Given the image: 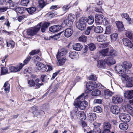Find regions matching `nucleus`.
I'll list each match as a JSON object with an SVG mask.
<instances>
[{"label":"nucleus","instance_id":"58836bf2","mask_svg":"<svg viewBox=\"0 0 133 133\" xmlns=\"http://www.w3.org/2000/svg\"><path fill=\"white\" fill-rule=\"evenodd\" d=\"M125 35L127 37L132 40H133V33L130 31H127L125 32Z\"/></svg>","mask_w":133,"mask_h":133},{"label":"nucleus","instance_id":"052dcab7","mask_svg":"<svg viewBox=\"0 0 133 133\" xmlns=\"http://www.w3.org/2000/svg\"><path fill=\"white\" fill-rule=\"evenodd\" d=\"M124 119V121H123L126 122H129L131 119V117L129 115L127 114Z\"/></svg>","mask_w":133,"mask_h":133},{"label":"nucleus","instance_id":"49530a36","mask_svg":"<svg viewBox=\"0 0 133 133\" xmlns=\"http://www.w3.org/2000/svg\"><path fill=\"white\" fill-rule=\"evenodd\" d=\"M111 26L110 25H108L106 26V29L104 35L107 34L109 35L111 32V30L110 29Z\"/></svg>","mask_w":133,"mask_h":133},{"label":"nucleus","instance_id":"dca6fc26","mask_svg":"<svg viewBox=\"0 0 133 133\" xmlns=\"http://www.w3.org/2000/svg\"><path fill=\"white\" fill-rule=\"evenodd\" d=\"M26 10L30 14L32 15L34 14L37 11V7L35 6H31L26 8Z\"/></svg>","mask_w":133,"mask_h":133},{"label":"nucleus","instance_id":"a19ab883","mask_svg":"<svg viewBox=\"0 0 133 133\" xmlns=\"http://www.w3.org/2000/svg\"><path fill=\"white\" fill-rule=\"evenodd\" d=\"M118 36L117 34L116 33H114L110 35L111 41H115L117 39Z\"/></svg>","mask_w":133,"mask_h":133},{"label":"nucleus","instance_id":"412c9836","mask_svg":"<svg viewBox=\"0 0 133 133\" xmlns=\"http://www.w3.org/2000/svg\"><path fill=\"white\" fill-rule=\"evenodd\" d=\"M73 33V30L70 28H67L65 29L64 32V35L67 37L71 36Z\"/></svg>","mask_w":133,"mask_h":133},{"label":"nucleus","instance_id":"423d86ee","mask_svg":"<svg viewBox=\"0 0 133 133\" xmlns=\"http://www.w3.org/2000/svg\"><path fill=\"white\" fill-rule=\"evenodd\" d=\"M123 44L125 46L133 49V44L128 39L124 38L122 39Z\"/></svg>","mask_w":133,"mask_h":133},{"label":"nucleus","instance_id":"a18cd8bd","mask_svg":"<svg viewBox=\"0 0 133 133\" xmlns=\"http://www.w3.org/2000/svg\"><path fill=\"white\" fill-rule=\"evenodd\" d=\"M88 45L89 49L91 51H93L96 49V45L93 43H91L88 44Z\"/></svg>","mask_w":133,"mask_h":133},{"label":"nucleus","instance_id":"4468645a","mask_svg":"<svg viewBox=\"0 0 133 133\" xmlns=\"http://www.w3.org/2000/svg\"><path fill=\"white\" fill-rule=\"evenodd\" d=\"M124 96L128 99L133 98V90H128L124 93Z\"/></svg>","mask_w":133,"mask_h":133},{"label":"nucleus","instance_id":"cd10ccee","mask_svg":"<svg viewBox=\"0 0 133 133\" xmlns=\"http://www.w3.org/2000/svg\"><path fill=\"white\" fill-rule=\"evenodd\" d=\"M77 116L78 117H80L82 120L86 119V116L84 112L83 111H79L77 114Z\"/></svg>","mask_w":133,"mask_h":133},{"label":"nucleus","instance_id":"7ed1b4c3","mask_svg":"<svg viewBox=\"0 0 133 133\" xmlns=\"http://www.w3.org/2000/svg\"><path fill=\"white\" fill-rule=\"evenodd\" d=\"M86 20V18L85 17H81L78 24L76 25L77 28L81 31L84 30L86 27L85 21Z\"/></svg>","mask_w":133,"mask_h":133},{"label":"nucleus","instance_id":"5701e85b","mask_svg":"<svg viewBox=\"0 0 133 133\" xmlns=\"http://www.w3.org/2000/svg\"><path fill=\"white\" fill-rule=\"evenodd\" d=\"M58 60V62L57 64L58 65L61 66L64 64L66 61V58L64 57H59L58 58H57Z\"/></svg>","mask_w":133,"mask_h":133},{"label":"nucleus","instance_id":"f3484780","mask_svg":"<svg viewBox=\"0 0 133 133\" xmlns=\"http://www.w3.org/2000/svg\"><path fill=\"white\" fill-rule=\"evenodd\" d=\"M84 94L83 93H82L81 95L79 96L77 98V101H75L74 103V105L75 107H79V105L81 101L79 100L82 98V97L84 96Z\"/></svg>","mask_w":133,"mask_h":133},{"label":"nucleus","instance_id":"a211bd4d","mask_svg":"<svg viewBox=\"0 0 133 133\" xmlns=\"http://www.w3.org/2000/svg\"><path fill=\"white\" fill-rule=\"evenodd\" d=\"M78 54L75 51H70L69 53V57L71 59H75L78 57Z\"/></svg>","mask_w":133,"mask_h":133},{"label":"nucleus","instance_id":"c756f323","mask_svg":"<svg viewBox=\"0 0 133 133\" xmlns=\"http://www.w3.org/2000/svg\"><path fill=\"white\" fill-rule=\"evenodd\" d=\"M94 31L97 33H102L103 30V29L101 26H98L95 27L94 28Z\"/></svg>","mask_w":133,"mask_h":133},{"label":"nucleus","instance_id":"338daca9","mask_svg":"<svg viewBox=\"0 0 133 133\" xmlns=\"http://www.w3.org/2000/svg\"><path fill=\"white\" fill-rule=\"evenodd\" d=\"M8 8L7 7L2 6L0 8V12H3L6 11Z\"/></svg>","mask_w":133,"mask_h":133},{"label":"nucleus","instance_id":"6e6d98bb","mask_svg":"<svg viewBox=\"0 0 133 133\" xmlns=\"http://www.w3.org/2000/svg\"><path fill=\"white\" fill-rule=\"evenodd\" d=\"M40 51L39 49L38 50H32L31 52L29 53V55L30 56L33 55H36L38 54Z\"/></svg>","mask_w":133,"mask_h":133},{"label":"nucleus","instance_id":"774afa93","mask_svg":"<svg viewBox=\"0 0 133 133\" xmlns=\"http://www.w3.org/2000/svg\"><path fill=\"white\" fill-rule=\"evenodd\" d=\"M70 8L68 5H64L62 7L63 10L64 11L67 10Z\"/></svg>","mask_w":133,"mask_h":133},{"label":"nucleus","instance_id":"ea45409f","mask_svg":"<svg viewBox=\"0 0 133 133\" xmlns=\"http://www.w3.org/2000/svg\"><path fill=\"white\" fill-rule=\"evenodd\" d=\"M109 57H110V56L112 57L116 56L117 55V52L115 50L113 49H111L109 51Z\"/></svg>","mask_w":133,"mask_h":133},{"label":"nucleus","instance_id":"4c0bfd02","mask_svg":"<svg viewBox=\"0 0 133 133\" xmlns=\"http://www.w3.org/2000/svg\"><path fill=\"white\" fill-rule=\"evenodd\" d=\"M101 94V92L97 89H96L92 92L91 95L92 96H96Z\"/></svg>","mask_w":133,"mask_h":133},{"label":"nucleus","instance_id":"f704fd0d","mask_svg":"<svg viewBox=\"0 0 133 133\" xmlns=\"http://www.w3.org/2000/svg\"><path fill=\"white\" fill-rule=\"evenodd\" d=\"M116 23L119 30L122 31L124 29V26L122 22H116Z\"/></svg>","mask_w":133,"mask_h":133},{"label":"nucleus","instance_id":"de8ad7c7","mask_svg":"<svg viewBox=\"0 0 133 133\" xmlns=\"http://www.w3.org/2000/svg\"><path fill=\"white\" fill-rule=\"evenodd\" d=\"M88 116L91 120L95 119L96 117L95 114L92 113H89Z\"/></svg>","mask_w":133,"mask_h":133},{"label":"nucleus","instance_id":"4d7b16f0","mask_svg":"<svg viewBox=\"0 0 133 133\" xmlns=\"http://www.w3.org/2000/svg\"><path fill=\"white\" fill-rule=\"evenodd\" d=\"M93 27V26L88 27L85 31V34L87 35H89L90 33L91 30L92 29Z\"/></svg>","mask_w":133,"mask_h":133},{"label":"nucleus","instance_id":"20e7f679","mask_svg":"<svg viewBox=\"0 0 133 133\" xmlns=\"http://www.w3.org/2000/svg\"><path fill=\"white\" fill-rule=\"evenodd\" d=\"M105 18L104 16L101 14L96 15L95 16V22L98 24H101L104 21Z\"/></svg>","mask_w":133,"mask_h":133},{"label":"nucleus","instance_id":"6e6552de","mask_svg":"<svg viewBox=\"0 0 133 133\" xmlns=\"http://www.w3.org/2000/svg\"><path fill=\"white\" fill-rule=\"evenodd\" d=\"M123 101V99L121 97L118 96H113L112 101L116 104H120Z\"/></svg>","mask_w":133,"mask_h":133},{"label":"nucleus","instance_id":"f03ea898","mask_svg":"<svg viewBox=\"0 0 133 133\" xmlns=\"http://www.w3.org/2000/svg\"><path fill=\"white\" fill-rule=\"evenodd\" d=\"M41 25L42 23H40L37 26L30 28L27 29L26 31L27 35L31 36L35 35L39 30Z\"/></svg>","mask_w":133,"mask_h":133},{"label":"nucleus","instance_id":"7c9ffc66","mask_svg":"<svg viewBox=\"0 0 133 133\" xmlns=\"http://www.w3.org/2000/svg\"><path fill=\"white\" fill-rule=\"evenodd\" d=\"M15 10L16 12L20 14H22L25 12L26 8L23 7H20L17 8Z\"/></svg>","mask_w":133,"mask_h":133},{"label":"nucleus","instance_id":"f257e3e1","mask_svg":"<svg viewBox=\"0 0 133 133\" xmlns=\"http://www.w3.org/2000/svg\"><path fill=\"white\" fill-rule=\"evenodd\" d=\"M121 79L124 82H126L127 87L129 88L133 87V77H129L126 74H121Z\"/></svg>","mask_w":133,"mask_h":133},{"label":"nucleus","instance_id":"9d476101","mask_svg":"<svg viewBox=\"0 0 133 133\" xmlns=\"http://www.w3.org/2000/svg\"><path fill=\"white\" fill-rule=\"evenodd\" d=\"M24 65L23 64H21L19 66H11L9 67V70L11 72H17L19 71Z\"/></svg>","mask_w":133,"mask_h":133},{"label":"nucleus","instance_id":"5fc2aeb1","mask_svg":"<svg viewBox=\"0 0 133 133\" xmlns=\"http://www.w3.org/2000/svg\"><path fill=\"white\" fill-rule=\"evenodd\" d=\"M127 114L124 113L120 114L119 115V118L122 121H124V119Z\"/></svg>","mask_w":133,"mask_h":133},{"label":"nucleus","instance_id":"b1692460","mask_svg":"<svg viewBox=\"0 0 133 133\" xmlns=\"http://www.w3.org/2000/svg\"><path fill=\"white\" fill-rule=\"evenodd\" d=\"M40 80L39 79H36L34 81V87L36 89H38L40 88V87L44 85V83H40Z\"/></svg>","mask_w":133,"mask_h":133},{"label":"nucleus","instance_id":"3c124183","mask_svg":"<svg viewBox=\"0 0 133 133\" xmlns=\"http://www.w3.org/2000/svg\"><path fill=\"white\" fill-rule=\"evenodd\" d=\"M29 0H22L21 3L22 5L26 6L29 3Z\"/></svg>","mask_w":133,"mask_h":133},{"label":"nucleus","instance_id":"a878e982","mask_svg":"<svg viewBox=\"0 0 133 133\" xmlns=\"http://www.w3.org/2000/svg\"><path fill=\"white\" fill-rule=\"evenodd\" d=\"M107 36L105 35H102L98 36L97 37V41L99 42H101L103 41H105L107 40Z\"/></svg>","mask_w":133,"mask_h":133},{"label":"nucleus","instance_id":"72a5a7b5","mask_svg":"<svg viewBox=\"0 0 133 133\" xmlns=\"http://www.w3.org/2000/svg\"><path fill=\"white\" fill-rule=\"evenodd\" d=\"M121 16L122 17L126 19L127 21H128L130 24L132 23L131 21V18L129 17V16L128 14H122L121 15Z\"/></svg>","mask_w":133,"mask_h":133},{"label":"nucleus","instance_id":"e2e57ef3","mask_svg":"<svg viewBox=\"0 0 133 133\" xmlns=\"http://www.w3.org/2000/svg\"><path fill=\"white\" fill-rule=\"evenodd\" d=\"M70 21L68 19H67L64 21L63 23L65 24V25H70L72 24L70 23Z\"/></svg>","mask_w":133,"mask_h":133},{"label":"nucleus","instance_id":"c03bdc74","mask_svg":"<svg viewBox=\"0 0 133 133\" xmlns=\"http://www.w3.org/2000/svg\"><path fill=\"white\" fill-rule=\"evenodd\" d=\"M94 111L97 113L101 112L102 111L101 108L99 106H95L94 107Z\"/></svg>","mask_w":133,"mask_h":133},{"label":"nucleus","instance_id":"473e14b6","mask_svg":"<svg viewBox=\"0 0 133 133\" xmlns=\"http://www.w3.org/2000/svg\"><path fill=\"white\" fill-rule=\"evenodd\" d=\"M112 93L109 90H108L104 91V97L106 98H108L112 95Z\"/></svg>","mask_w":133,"mask_h":133},{"label":"nucleus","instance_id":"680f3d73","mask_svg":"<svg viewBox=\"0 0 133 133\" xmlns=\"http://www.w3.org/2000/svg\"><path fill=\"white\" fill-rule=\"evenodd\" d=\"M132 102H130V103L127 105L128 108L131 110L133 111V99Z\"/></svg>","mask_w":133,"mask_h":133},{"label":"nucleus","instance_id":"2f4dec72","mask_svg":"<svg viewBox=\"0 0 133 133\" xmlns=\"http://www.w3.org/2000/svg\"><path fill=\"white\" fill-rule=\"evenodd\" d=\"M66 52L67 51L66 50L62 51L60 52H58L56 56L57 58H58L59 57H64V56L66 54Z\"/></svg>","mask_w":133,"mask_h":133},{"label":"nucleus","instance_id":"e433bc0d","mask_svg":"<svg viewBox=\"0 0 133 133\" xmlns=\"http://www.w3.org/2000/svg\"><path fill=\"white\" fill-rule=\"evenodd\" d=\"M86 22H87L89 24H92L94 22V18L93 16H90L89 17L88 19H86Z\"/></svg>","mask_w":133,"mask_h":133},{"label":"nucleus","instance_id":"c85d7f7f","mask_svg":"<svg viewBox=\"0 0 133 133\" xmlns=\"http://www.w3.org/2000/svg\"><path fill=\"white\" fill-rule=\"evenodd\" d=\"M128 125L126 123H123L120 124L119 127L120 129L123 130H126L128 128Z\"/></svg>","mask_w":133,"mask_h":133},{"label":"nucleus","instance_id":"1a4fd4ad","mask_svg":"<svg viewBox=\"0 0 133 133\" xmlns=\"http://www.w3.org/2000/svg\"><path fill=\"white\" fill-rule=\"evenodd\" d=\"M111 112L115 114H117L120 112V110L119 108L117 106L112 105L110 107Z\"/></svg>","mask_w":133,"mask_h":133},{"label":"nucleus","instance_id":"4be33fe9","mask_svg":"<svg viewBox=\"0 0 133 133\" xmlns=\"http://www.w3.org/2000/svg\"><path fill=\"white\" fill-rule=\"evenodd\" d=\"M88 105L87 102L85 101H83L82 102L81 101L79 107V108L82 110L84 109Z\"/></svg>","mask_w":133,"mask_h":133},{"label":"nucleus","instance_id":"37998d69","mask_svg":"<svg viewBox=\"0 0 133 133\" xmlns=\"http://www.w3.org/2000/svg\"><path fill=\"white\" fill-rule=\"evenodd\" d=\"M61 33V32H60L55 35L51 36L49 37V39H51L52 38L54 39L57 40L60 37V35Z\"/></svg>","mask_w":133,"mask_h":133},{"label":"nucleus","instance_id":"09e8293b","mask_svg":"<svg viewBox=\"0 0 133 133\" xmlns=\"http://www.w3.org/2000/svg\"><path fill=\"white\" fill-rule=\"evenodd\" d=\"M79 40L82 42H85L87 41V37L84 35L81 36L79 38Z\"/></svg>","mask_w":133,"mask_h":133},{"label":"nucleus","instance_id":"6ab92c4d","mask_svg":"<svg viewBox=\"0 0 133 133\" xmlns=\"http://www.w3.org/2000/svg\"><path fill=\"white\" fill-rule=\"evenodd\" d=\"M73 48L74 49L77 51H79L82 49L83 46L81 44L76 43L73 44Z\"/></svg>","mask_w":133,"mask_h":133},{"label":"nucleus","instance_id":"aec40b11","mask_svg":"<svg viewBox=\"0 0 133 133\" xmlns=\"http://www.w3.org/2000/svg\"><path fill=\"white\" fill-rule=\"evenodd\" d=\"M50 24V23L48 22H45L43 23L41 26V31L43 32H44L48 28Z\"/></svg>","mask_w":133,"mask_h":133},{"label":"nucleus","instance_id":"603ef678","mask_svg":"<svg viewBox=\"0 0 133 133\" xmlns=\"http://www.w3.org/2000/svg\"><path fill=\"white\" fill-rule=\"evenodd\" d=\"M7 46L8 47H9L10 45H11V47L12 48L14 47L15 45L14 42L12 41H9V42H6Z\"/></svg>","mask_w":133,"mask_h":133},{"label":"nucleus","instance_id":"864d4df0","mask_svg":"<svg viewBox=\"0 0 133 133\" xmlns=\"http://www.w3.org/2000/svg\"><path fill=\"white\" fill-rule=\"evenodd\" d=\"M1 74L4 75L8 72V69L6 67H2L1 68Z\"/></svg>","mask_w":133,"mask_h":133},{"label":"nucleus","instance_id":"8fccbe9b","mask_svg":"<svg viewBox=\"0 0 133 133\" xmlns=\"http://www.w3.org/2000/svg\"><path fill=\"white\" fill-rule=\"evenodd\" d=\"M39 7L41 8H43L46 4L45 2L41 0L39 1Z\"/></svg>","mask_w":133,"mask_h":133},{"label":"nucleus","instance_id":"c9c22d12","mask_svg":"<svg viewBox=\"0 0 133 133\" xmlns=\"http://www.w3.org/2000/svg\"><path fill=\"white\" fill-rule=\"evenodd\" d=\"M49 79V76L45 75H41V79L42 81L45 83L47 82Z\"/></svg>","mask_w":133,"mask_h":133},{"label":"nucleus","instance_id":"f8f14e48","mask_svg":"<svg viewBox=\"0 0 133 133\" xmlns=\"http://www.w3.org/2000/svg\"><path fill=\"white\" fill-rule=\"evenodd\" d=\"M38 69L41 71H44L46 70V67L45 65L40 62L37 63L36 64Z\"/></svg>","mask_w":133,"mask_h":133},{"label":"nucleus","instance_id":"39448f33","mask_svg":"<svg viewBox=\"0 0 133 133\" xmlns=\"http://www.w3.org/2000/svg\"><path fill=\"white\" fill-rule=\"evenodd\" d=\"M103 128L104 130L102 133H110V129L111 128V125L109 122H104L103 124Z\"/></svg>","mask_w":133,"mask_h":133},{"label":"nucleus","instance_id":"0eeeda50","mask_svg":"<svg viewBox=\"0 0 133 133\" xmlns=\"http://www.w3.org/2000/svg\"><path fill=\"white\" fill-rule=\"evenodd\" d=\"M106 59L104 60H100L97 61V66L100 68H104L106 66L107 63L106 62Z\"/></svg>","mask_w":133,"mask_h":133},{"label":"nucleus","instance_id":"bb28decb","mask_svg":"<svg viewBox=\"0 0 133 133\" xmlns=\"http://www.w3.org/2000/svg\"><path fill=\"white\" fill-rule=\"evenodd\" d=\"M109 50V48H107L100 50L99 51L100 55L104 56L107 55L108 56L109 55L108 52Z\"/></svg>","mask_w":133,"mask_h":133},{"label":"nucleus","instance_id":"13d9d810","mask_svg":"<svg viewBox=\"0 0 133 133\" xmlns=\"http://www.w3.org/2000/svg\"><path fill=\"white\" fill-rule=\"evenodd\" d=\"M28 83L29 87H34V81L33 79L28 80Z\"/></svg>","mask_w":133,"mask_h":133},{"label":"nucleus","instance_id":"2eb2a0df","mask_svg":"<svg viewBox=\"0 0 133 133\" xmlns=\"http://www.w3.org/2000/svg\"><path fill=\"white\" fill-rule=\"evenodd\" d=\"M115 69L116 71L119 74H122L124 71V69L123 68V65H122L116 66Z\"/></svg>","mask_w":133,"mask_h":133},{"label":"nucleus","instance_id":"0e129e2a","mask_svg":"<svg viewBox=\"0 0 133 133\" xmlns=\"http://www.w3.org/2000/svg\"><path fill=\"white\" fill-rule=\"evenodd\" d=\"M88 79L90 80L95 81L97 79V78L95 75H92L88 77Z\"/></svg>","mask_w":133,"mask_h":133},{"label":"nucleus","instance_id":"bf43d9fd","mask_svg":"<svg viewBox=\"0 0 133 133\" xmlns=\"http://www.w3.org/2000/svg\"><path fill=\"white\" fill-rule=\"evenodd\" d=\"M86 87L87 89L88 90L91 91L94 89L92 86L91 85L90 83H87L86 84Z\"/></svg>","mask_w":133,"mask_h":133},{"label":"nucleus","instance_id":"9b49d317","mask_svg":"<svg viewBox=\"0 0 133 133\" xmlns=\"http://www.w3.org/2000/svg\"><path fill=\"white\" fill-rule=\"evenodd\" d=\"M61 28V25H57L51 26L49 28V30L51 32H54L59 30Z\"/></svg>","mask_w":133,"mask_h":133},{"label":"nucleus","instance_id":"393cba45","mask_svg":"<svg viewBox=\"0 0 133 133\" xmlns=\"http://www.w3.org/2000/svg\"><path fill=\"white\" fill-rule=\"evenodd\" d=\"M122 65H123V68H124L125 70L130 69L132 66L131 63L130 62H123Z\"/></svg>","mask_w":133,"mask_h":133},{"label":"nucleus","instance_id":"69168bd1","mask_svg":"<svg viewBox=\"0 0 133 133\" xmlns=\"http://www.w3.org/2000/svg\"><path fill=\"white\" fill-rule=\"evenodd\" d=\"M31 70L29 68H27L25 69L24 71V72L25 74H29L30 73Z\"/></svg>","mask_w":133,"mask_h":133},{"label":"nucleus","instance_id":"79ce46f5","mask_svg":"<svg viewBox=\"0 0 133 133\" xmlns=\"http://www.w3.org/2000/svg\"><path fill=\"white\" fill-rule=\"evenodd\" d=\"M74 17L75 15L72 14H70L68 15V19L70 21V22L71 23H73L74 20Z\"/></svg>","mask_w":133,"mask_h":133},{"label":"nucleus","instance_id":"ddd939ff","mask_svg":"<svg viewBox=\"0 0 133 133\" xmlns=\"http://www.w3.org/2000/svg\"><path fill=\"white\" fill-rule=\"evenodd\" d=\"M107 65H110L114 64L116 63V62L114 59L113 58L110 57H108L107 58H105Z\"/></svg>","mask_w":133,"mask_h":133}]
</instances>
